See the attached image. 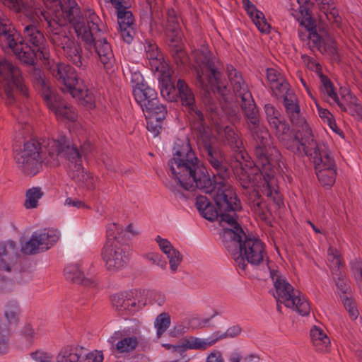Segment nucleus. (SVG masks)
<instances>
[{"label":"nucleus","instance_id":"obj_5","mask_svg":"<svg viewBox=\"0 0 362 362\" xmlns=\"http://www.w3.org/2000/svg\"><path fill=\"white\" fill-rule=\"evenodd\" d=\"M228 185L226 187H219L218 185H213L211 187L199 188L205 193L209 194L214 202V204L210 202L205 208L204 211L201 216L209 221H214L220 218L221 222H226L225 216L234 217L230 214L233 212L236 216V212L240 211L242 209L240 199L233 194L232 191L229 189Z\"/></svg>","mask_w":362,"mask_h":362},{"label":"nucleus","instance_id":"obj_8","mask_svg":"<svg viewBox=\"0 0 362 362\" xmlns=\"http://www.w3.org/2000/svg\"><path fill=\"white\" fill-rule=\"evenodd\" d=\"M199 60L203 68L197 70V83L206 92L212 90L226 102L227 86L222 81V74L215 66L212 54L206 47L200 51Z\"/></svg>","mask_w":362,"mask_h":362},{"label":"nucleus","instance_id":"obj_13","mask_svg":"<svg viewBox=\"0 0 362 362\" xmlns=\"http://www.w3.org/2000/svg\"><path fill=\"white\" fill-rule=\"evenodd\" d=\"M40 95L47 107L52 110L57 117L74 122L77 115L72 106L66 103L51 86L45 88Z\"/></svg>","mask_w":362,"mask_h":362},{"label":"nucleus","instance_id":"obj_6","mask_svg":"<svg viewBox=\"0 0 362 362\" xmlns=\"http://www.w3.org/2000/svg\"><path fill=\"white\" fill-rule=\"evenodd\" d=\"M0 76L4 79L1 96L7 105H13L21 102L22 98L28 97V88L18 67L7 60L1 59Z\"/></svg>","mask_w":362,"mask_h":362},{"label":"nucleus","instance_id":"obj_55","mask_svg":"<svg viewBox=\"0 0 362 362\" xmlns=\"http://www.w3.org/2000/svg\"><path fill=\"white\" fill-rule=\"evenodd\" d=\"M3 4L14 10L16 12H21L25 8L23 0H1Z\"/></svg>","mask_w":362,"mask_h":362},{"label":"nucleus","instance_id":"obj_41","mask_svg":"<svg viewBox=\"0 0 362 362\" xmlns=\"http://www.w3.org/2000/svg\"><path fill=\"white\" fill-rule=\"evenodd\" d=\"M139 344L138 339L133 337H124L115 344V349L120 354L129 353L136 349Z\"/></svg>","mask_w":362,"mask_h":362},{"label":"nucleus","instance_id":"obj_45","mask_svg":"<svg viewBox=\"0 0 362 362\" xmlns=\"http://www.w3.org/2000/svg\"><path fill=\"white\" fill-rule=\"evenodd\" d=\"M62 43L64 45V50L66 52L67 57L71 58L78 54H81L82 49L81 46L70 39L64 33V40Z\"/></svg>","mask_w":362,"mask_h":362},{"label":"nucleus","instance_id":"obj_20","mask_svg":"<svg viewBox=\"0 0 362 362\" xmlns=\"http://www.w3.org/2000/svg\"><path fill=\"white\" fill-rule=\"evenodd\" d=\"M122 246L123 245H115L112 247H103L101 255L108 270L121 269L128 262L129 257Z\"/></svg>","mask_w":362,"mask_h":362},{"label":"nucleus","instance_id":"obj_25","mask_svg":"<svg viewBox=\"0 0 362 362\" xmlns=\"http://www.w3.org/2000/svg\"><path fill=\"white\" fill-rule=\"evenodd\" d=\"M284 98V105L287 114L290 117V120L293 124H298L302 122L300 120V107L297 103L296 95L289 89L288 91L282 93Z\"/></svg>","mask_w":362,"mask_h":362},{"label":"nucleus","instance_id":"obj_60","mask_svg":"<svg viewBox=\"0 0 362 362\" xmlns=\"http://www.w3.org/2000/svg\"><path fill=\"white\" fill-rule=\"evenodd\" d=\"M210 202L205 196L199 195L197 197L195 205L200 214L204 211Z\"/></svg>","mask_w":362,"mask_h":362},{"label":"nucleus","instance_id":"obj_4","mask_svg":"<svg viewBox=\"0 0 362 362\" xmlns=\"http://www.w3.org/2000/svg\"><path fill=\"white\" fill-rule=\"evenodd\" d=\"M232 228H224L222 241L228 252L233 256L237 265L245 270V260L252 265H259L264 258V243L258 238L247 235L234 217L225 216Z\"/></svg>","mask_w":362,"mask_h":362},{"label":"nucleus","instance_id":"obj_57","mask_svg":"<svg viewBox=\"0 0 362 362\" xmlns=\"http://www.w3.org/2000/svg\"><path fill=\"white\" fill-rule=\"evenodd\" d=\"M120 35L124 42L129 44L133 40V35L134 34V25L126 28L125 26L119 27Z\"/></svg>","mask_w":362,"mask_h":362},{"label":"nucleus","instance_id":"obj_28","mask_svg":"<svg viewBox=\"0 0 362 362\" xmlns=\"http://www.w3.org/2000/svg\"><path fill=\"white\" fill-rule=\"evenodd\" d=\"M266 148L267 146H261L260 145L255 144V153L257 160L255 163L261 168L266 178L267 176L272 178L274 176L275 172L267 155Z\"/></svg>","mask_w":362,"mask_h":362},{"label":"nucleus","instance_id":"obj_1","mask_svg":"<svg viewBox=\"0 0 362 362\" xmlns=\"http://www.w3.org/2000/svg\"><path fill=\"white\" fill-rule=\"evenodd\" d=\"M197 138V145L202 156L214 169L211 178L206 168L195 156V153L187 144L182 149L175 150L173 158L170 160L171 173L177 184L187 191L195 188L211 187L218 185L226 187V180L230 176V170L225 155L218 145L217 138L211 132H204Z\"/></svg>","mask_w":362,"mask_h":362},{"label":"nucleus","instance_id":"obj_9","mask_svg":"<svg viewBox=\"0 0 362 362\" xmlns=\"http://www.w3.org/2000/svg\"><path fill=\"white\" fill-rule=\"evenodd\" d=\"M52 148L54 151H49V156L51 158L59 156L69 160L70 177L78 183H83L86 180L84 168L82 165V161L80 159L78 148L64 135L58 136L57 139L53 141Z\"/></svg>","mask_w":362,"mask_h":362},{"label":"nucleus","instance_id":"obj_16","mask_svg":"<svg viewBox=\"0 0 362 362\" xmlns=\"http://www.w3.org/2000/svg\"><path fill=\"white\" fill-rule=\"evenodd\" d=\"M58 239V235L53 230L35 231L30 239L22 245L21 251L25 255H35L40 252V249L48 250L49 245L56 243Z\"/></svg>","mask_w":362,"mask_h":362},{"label":"nucleus","instance_id":"obj_38","mask_svg":"<svg viewBox=\"0 0 362 362\" xmlns=\"http://www.w3.org/2000/svg\"><path fill=\"white\" fill-rule=\"evenodd\" d=\"M293 141L297 143L298 151L302 150L306 156L311 157L313 159L314 158L315 151L317 149L319 151H323L325 149V147L324 148L319 147L313 139L308 143V145H306L305 141H303V139H300L298 134H295Z\"/></svg>","mask_w":362,"mask_h":362},{"label":"nucleus","instance_id":"obj_34","mask_svg":"<svg viewBox=\"0 0 362 362\" xmlns=\"http://www.w3.org/2000/svg\"><path fill=\"white\" fill-rule=\"evenodd\" d=\"M107 240L104 246L112 247L124 244V230L117 224H110L106 231Z\"/></svg>","mask_w":362,"mask_h":362},{"label":"nucleus","instance_id":"obj_14","mask_svg":"<svg viewBox=\"0 0 362 362\" xmlns=\"http://www.w3.org/2000/svg\"><path fill=\"white\" fill-rule=\"evenodd\" d=\"M177 89L180 100L183 105L188 108L190 113L194 112L196 115L194 129L196 132L197 138L202 135V130L209 132L205 127V117L202 112L197 109L195 105V99L193 93L189 88L185 81L179 79L177 82Z\"/></svg>","mask_w":362,"mask_h":362},{"label":"nucleus","instance_id":"obj_30","mask_svg":"<svg viewBox=\"0 0 362 362\" xmlns=\"http://www.w3.org/2000/svg\"><path fill=\"white\" fill-rule=\"evenodd\" d=\"M267 78L269 81L272 90L277 95V92L284 93L289 90L290 84L284 77L274 69H267Z\"/></svg>","mask_w":362,"mask_h":362},{"label":"nucleus","instance_id":"obj_51","mask_svg":"<svg viewBox=\"0 0 362 362\" xmlns=\"http://www.w3.org/2000/svg\"><path fill=\"white\" fill-rule=\"evenodd\" d=\"M224 133L226 140L231 147L238 148V136L235 132L234 129L227 126L224 129Z\"/></svg>","mask_w":362,"mask_h":362},{"label":"nucleus","instance_id":"obj_37","mask_svg":"<svg viewBox=\"0 0 362 362\" xmlns=\"http://www.w3.org/2000/svg\"><path fill=\"white\" fill-rule=\"evenodd\" d=\"M209 342L208 339L201 340L199 338H194L192 341L187 340L185 344L175 345L173 347L174 351L179 352L185 358L186 356H184L183 354L187 349H206L208 346H211L208 344Z\"/></svg>","mask_w":362,"mask_h":362},{"label":"nucleus","instance_id":"obj_26","mask_svg":"<svg viewBox=\"0 0 362 362\" xmlns=\"http://www.w3.org/2000/svg\"><path fill=\"white\" fill-rule=\"evenodd\" d=\"M243 7L252 21L262 33L267 32L270 25L267 22L264 13L257 10L250 0H243Z\"/></svg>","mask_w":362,"mask_h":362},{"label":"nucleus","instance_id":"obj_47","mask_svg":"<svg viewBox=\"0 0 362 362\" xmlns=\"http://www.w3.org/2000/svg\"><path fill=\"white\" fill-rule=\"evenodd\" d=\"M294 305L291 308H296V311L303 316L308 315L310 313V305L304 298H300V294L297 293L293 298Z\"/></svg>","mask_w":362,"mask_h":362},{"label":"nucleus","instance_id":"obj_29","mask_svg":"<svg viewBox=\"0 0 362 362\" xmlns=\"http://www.w3.org/2000/svg\"><path fill=\"white\" fill-rule=\"evenodd\" d=\"M24 45H30L32 49L39 52L40 45L45 40L43 34L33 25H29L24 28Z\"/></svg>","mask_w":362,"mask_h":362},{"label":"nucleus","instance_id":"obj_59","mask_svg":"<svg viewBox=\"0 0 362 362\" xmlns=\"http://www.w3.org/2000/svg\"><path fill=\"white\" fill-rule=\"evenodd\" d=\"M175 90L176 89H175V86L171 83L170 80H168V81L163 80L162 81L161 87H160V93L163 97H165L166 95L169 97V98H170V95L171 93V91L172 90L175 91Z\"/></svg>","mask_w":362,"mask_h":362},{"label":"nucleus","instance_id":"obj_53","mask_svg":"<svg viewBox=\"0 0 362 362\" xmlns=\"http://www.w3.org/2000/svg\"><path fill=\"white\" fill-rule=\"evenodd\" d=\"M344 306L349 312V315L354 318H356L358 311L356 308L355 302L350 298L344 297L342 299Z\"/></svg>","mask_w":362,"mask_h":362},{"label":"nucleus","instance_id":"obj_32","mask_svg":"<svg viewBox=\"0 0 362 362\" xmlns=\"http://www.w3.org/2000/svg\"><path fill=\"white\" fill-rule=\"evenodd\" d=\"M64 275L67 280L75 284H82L85 286H95L96 285L93 280L85 278L76 265H71L65 267Z\"/></svg>","mask_w":362,"mask_h":362},{"label":"nucleus","instance_id":"obj_33","mask_svg":"<svg viewBox=\"0 0 362 362\" xmlns=\"http://www.w3.org/2000/svg\"><path fill=\"white\" fill-rule=\"evenodd\" d=\"M100 31V28L98 23L95 22L86 25L83 21L81 23H78V25L76 26V32L78 35H81V38L83 41L85 42V45L92 43L95 40L96 37H94V35Z\"/></svg>","mask_w":362,"mask_h":362},{"label":"nucleus","instance_id":"obj_11","mask_svg":"<svg viewBox=\"0 0 362 362\" xmlns=\"http://www.w3.org/2000/svg\"><path fill=\"white\" fill-rule=\"evenodd\" d=\"M313 163L316 175L320 183L327 189H330L334 184L337 168L334 159L330 156L326 149L314 151Z\"/></svg>","mask_w":362,"mask_h":362},{"label":"nucleus","instance_id":"obj_12","mask_svg":"<svg viewBox=\"0 0 362 362\" xmlns=\"http://www.w3.org/2000/svg\"><path fill=\"white\" fill-rule=\"evenodd\" d=\"M240 165L238 177L243 189H248L250 185L255 187L266 186L267 196L272 195V189L269 185V180L272 177L267 176L266 178L261 168L253 161H246L244 164L240 163Z\"/></svg>","mask_w":362,"mask_h":362},{"label":"nucleus","instance_id":"obj_56","mask_svg":"<svg viewBox=\"0 0 362 362\" xmlns=\"http://www.w3.org/2000/svg\"><path fill=\"white\" fill-rule=\"evenodd\" d=\"M146 257L147 259L152 262L153 264L158 265L162 269H165L167 265L166 261L163 259L162 255L158 253H148L146 255Z\"/></svg>","mask_w":362,"mask_h":362},{"label":"nucleus","instance_id":"obj_49","mask_svg":"<svg viewBox=\"0 0 362 362\" xmlns=\"http://www.w3.org/2000/svg\"><path fill=\"white\" fill-rule=\"evenodd\" d=\"M310 337L312 338L313 345H318L320 341H322V339H324V341H322V342L325 345L330 344L329 338L322 329L317 327L316 326L311 329Z\"/></svg>","mask_w":362,"mask_h":362},{"label":"nucleus","instance_id":"obj_58","mask_svg":"<svg viewBox=\"0 0 362 362\" xmlns=\"http://www.w3.org/2000/svg\"><path fill=\"white\" fill-rule=\"evenodd\" d=\"M173 257L170 258L169 263L172 271L175 272L182 261V256L178 250H173Z\"/></svg>","mask_w":362,"mask_h":362},{"label":"nucleus","instance_id":"obj_46","mask_svg":"<svg viewBox=\"0 0 362 362\" xmlns=\"http://www.w3.org/2000/svg\"><path fill=\"white\" fill-rule=\"evenodd\" d=\"M334 258L336 259L335 265L337 267V272H339L335 274L337 276V278L334 277L335 285L340 291L343 293H346L349 287L347 285L346 281L344 279L341 272L340 271V266L341 264V260L336 256H334Z\"/></svg>","mask_w":362,"mask_h":362},{"label":"nucleus","instance_id":"obj_35","mask_svg":"<svg viewBox=\"0 0 362 362\" xmlns=\"http://www.w3.org/2000/svg\"><path fill=\"white\" fill-rule=\"evenodd\" d=\"M165 33L168 41L169 49L173 47V45H180L181 37L180 35V28L175 17H169Z\"/></svg>","mask_w":362,"mask_h":362},{"label":"nucleus","instance_id":"obj_3","mask_svg":"<svg viewBox=\"0 0 362 362\" xmlns=\"http://www.w3.org/2000/svg\"><path fill=\"white\" fill-rule=\"evenodd\" d=\"M232 228H224L222 241L228 252L233 256L237 265L245 270V260L252 265H259L264 258V243L258 238L247 235L234 217L225 216Z\"/></svg>","mask_w":362,"mask_h":362},{"label":"nucleus","instance_id":"obj_54","mask_svg":"<svg viewBox=\"0 0 362 362\" xmlns=\"http://www.w3.org/2000/svg\"><path fill=\"white\" fill-rule=\"evenodd\" d=\"M308 37L312 41L313 45L317 48L319 51L322 52V43L323 41H325V40L318 34L316 28L313 30H309Z\"/></svg>","mask_w":362,"mask_h":362},{"label":"nucleus","instance_id":"obj_40","mask_svg":"<svg viewBox=\"0 0 362 362\" xmlns=\"http://www.w3.org/2000/svg\"><path fill=\"white\" fill-rule=\"evenodd\" d=\"M56 6L59 5L64 13V17L65 19H67L69 23H72L74 25V28L76 29V26L78 25V23H81L83 21V18L80 16V11L78 8L75 6H70L69 8H65V6L60 3H55Z\"/></svg>","mask_w":362,"mask_h":362},{"label":"nucleus","instance_id":"obj_64","mask_svg":"<svg viewBox=\"0 0 362 362\" xmlns=\"http://www.w3.org/2000/svg\"><path fill=\"white\" fill-rule=\"evenodd\" d=\"M31 357L37 362H51L52 357L47 353L36 351L31 353Z\"/></svg>","mask_w":362,"mask_h":362},{"label":"nucleus","instance_id":"obj_52","mask_svg":"<svg viewBox=\"0 0 362 362\" xmlns=\"http://www.w3.org/2000/svg\"><path fill=\"white\" fill-rule=\"evenodd\" d=\"M322 86L328 96H335V88L330 79L323 74L319 75Z\"/></svg>","mask_w":362,"mask_h":362},{"label":"nucleus","instance_id":"obj_42","mask_svg":"<svg viewBox=\"0 0 362 362\" xmlns=\"http://www.w3.org/2000/svg\"><path fill=\"white\" fill-rule=\"evenodd\" d=\"M44 193L42 191L40 187H33L26 191L25 197L26 199L25 201V206L27 209H33L37 207V201L40 199Z\"/></svg>","mask_w":362,"mask_h":362},{"label":"nucleus","instance_id":"obj_23","mask_svg":"<svg viewBox=\"0 0 362 362\" xmlns=\"http://www.w3.org/2000/svg\"><path fill=\"white\" fill-rule=\"evenodd\" d=\"M105 1L111 3L116 9L119 27L129 28L134 25L133 13L128 10L130 7V0H105Z\"/></svg>","mask_w":362,"mask_h":362},{"label":"nucleus","instance_id":"obj_15","mask_svg":"<svg viewBox=\"0 0 362 362\" xmlns=\"http://www.w3.org/2000/svg\"><path fill=\"white\" fill-rule=\"evenodd\" d=\"M267 265H269V258L267 257ZM268 268L270 272V276L274 281V285L276 288L277 298L276 302L284 303L287 308L292 307L294 305L293 298L297 294H300L298 290H295L292 285H291L286 278L283 277L279 274V271L272 269L269 266Z\"/></svg>","mask_w":362,"mask_h":362},{"label":"nucleus","instance_id":"obj_27","mask_svg":"<svg viewBox=\"0 0 362 362\" xmlns=\"http://www.w3.org/2000/svg\"><path fill=\"white\" fill-rule=\"evenodd\" d=\"M241 109L248 122L255 124L257 118H259V111L255 100L250 92L240 93Z\"/></svg>","mask_w":362,"mask_h":362},{"label":"nucleus","instance_id":"obj_63","mask_svg":"<svg viewBox=\"0 0 362 362\" xmlns=\"http://www.w3.org/2000/svg\"><path fill=\"white\" fill-rule=\"evenodd\" d=\"M126 294L121 293H117L112 296V305L116 308L118 312H119V308L122 307V304L124 303V299Z\"/></svg>","mask_w":362,"mask_h":362},{"label":"nucleus","instance_id":"obj_19","mask_svg":"<svg viewBox=\"0 0 362 362\" xmlns=\"http://www.w3.org/2000/svg\"><path fill=\"white\" fill-rule=\"evenodd\" d=\"M83 347L64 346L58 354L57 362H103V355L102 351H100L98 356H94L92 353L84 354L86 356L84 359L83 358Z\"/></svg>","mask_w":362,"mask_h":362},{"label":"nucleus","instance_id":"obj_7","mask_svg":"<svg viewBox=\"0 0 362 362\" xmlns=\"http://www.w3.org/2000/svg\"><path fill=\"white\" fill-rule=\"evenodd\" d=\"M0 45L2 48H9L18 56L25 64L30 66L35 65L37 52L35 49L27 44L24 45V39L21 33L15 29L7 18L0 17Z\"/></svg>","mask_w":362,"mask_h":362},{"label":"nucleus","instance_id":"obj_36","mask_svg":"<svg viewBox=\"0 0 362 362\" xmlns=\"http://www.w3.org/2000/svg\"><path fill=\"white\" fill-rule=\"evenodd\" d=\"M21 309L19 305L15 301L8 302L4 310V317L7 321L9 329L16 327L19 320Z\"/></svg>","mask_w":362,"mask_h":362},{"label":"nucleus","instance_id":"obj_43","mask_svg":"<svg viewBox=\"0 0 362 362\" xmlns=\"http://www.w3.org/2000/svg\"><path fill=\"white\" fill-rule=\"evenodd\" d=\"M264 111L270 126L276 129V130H279V124L281 122V119L283 117L279 110L272 105L266 104L264 105Z\"/></svg>","mask_w":362,"mask_h":362},{"label":"nucleus","instance_id":"obj_44","mask_svg":"<svg viewBox=\"0 0 362 362\" xmlns=\"http://www.w3.org/2000/svg\"><path fill=\"white\" fill-rule=\"evenodd\" d=\"M171 322L170 316L167 313L159 314L155 320V327L157 329V337L160 338L170 327Z\"/></svg>","mask_w":362,"mask_h":362},{"label":"nucleus","instance_id":"obj_50","mask_svg":"<svg viewBox=\"0 0 362 362\" xmlns=\"http://www.w3.org/2000/svg\"><path fill=\"white\" fill-rule=\"evenodd\" d=\"M357 99L353 98V100L347 105V107H344V112H348L352 116H356L359 119L362 120V105L356 103Z\"/></svg>","mask_w":362,"mask_h":362},{"label":"nucleus","instance_id":"obj_18","mask_svg":"<svg viewBox=\"0 0 362 362\" xmlns=\"http://www.w3.org/2000/svg\"><path fill=\"white\" fill-rule=\"evenodd\" d=\"M133 95L144 112L156 110L158 107H165L159 103L156 90L147 83L140 84V87H134Z\"/></svg>","mask_w":362,"mask_h":362},{"label":"nucleus","instance_id":"obj_22","mask_svg":"<svg viewBox=\"0 0 362 362\" xmlns=\"http://www.w3.org/2000/svg\"><path fill=\"white\" fill-rule=\"evenodd\" d=\"M18 247L14 241L0 243V270L10 272L18 258Z\"/></svg>","mask_w":362,"mask_h":362},{"label":"nucleus","instance_id":"obj_17","mask_svg":"<svg viewBox=\"0 0 362 362\" xmlns=\"http://www.w3.org/2000/svg\"><path fill=\"white\" fill-rule=\"evenodd\" d=\"M52 76L65 86L71 94L78 91L81 94L82 90L78 86L79 78L73 67L64 64H58L51 68Z\"/></svg>","mask_w":362,"mask_h":362},{"label":"nucleus","instance_id":"obj_24","mask_svg":"<svg viewBox=\"0 0 362 362\" xmlns=\"http://www.w3.org/2000/svg\"><path fill=\"white\" fill-rule=\"evenodd\" d=\"M145 117L147 121V129L153 133L154 136L160 134L161 124L165 119L167 110L165 107H160L156 110L145 111Z\"/></svg>","mask_w":362,"mask_h":362},{"label":"nucleus","instance_id":"obj_10","mask_svg":"<svg viewBox=\"0 0 362 362\" xmlns=\"http://www.w3.org/2000/svg\"><path fill=\"white\" fill-rule=\"evenodd\" d=\"M15 159L18 167L25 175L30 176L36 175L42 163L47 164L49 162L45 157L39 142L35 140L25 142L23 150L16 153Z\"/></svg>","mask_w":362,"mask_h":362},{"label":"nucleus","instance_id":"obj_21","mask_svg":"<svg viewBox=\"0 0 362 362\" xmlns=\"http://www.w3.org/2000/svg\"><path fill=\"white\" fill-rule=\"evenodd\" d=\"M86 49L94 48L105 69H110L115 62L114 54L110 44L105 38L94 40L92 43L86 44Z\"/></svg>","mask_w":362,"mask_h":362},{"label":"nucleus","instance_id":"obj_61","mask_svg":"<svg viewBox=\"0 0 362 362\" xmlns=\"http://www.w3.org/2000/svg\"><path fill=\"white\" fill-rule=\"evenodd\" d=\"M322 53L328 52L333 57L337 56V50L334 45V42L332 40L330 42H326L325 40L322 43Z\"/></svg>","mask_w":362,"mask_h":362},{"label":"nucleus","instance_id":"obj_48","mask_svg":"<svg viewBox=\"0 0 362 362\" xmlns=\"http://www.w3.org/2000/svg\"><path fill=\"white\" fill-rule=\"evenodd\" d=\"M169 49L172 57L177 65L187 63L188 56L181 45H173V47Z\"/></svg>","mask_w":362,"mask_h":362},{"label":"nucleus","instance_id":"obj_62","mask_svg":"<svg viewBox=\"0 0 362 362\" xmlns=\"http://www.w3.org/2000/svg\"><path fill=\"white\" fill-rule=\"evenodd\" d=\"M147 57L150 59H158L159 52L158 51V47L151 42H148V45L145 47Z\"/></svg>","mask_w":362,"mask_h":362},{"label":"nucleus","instance_id":"obj_31","mask_svg":"<svg viewBox=\"0 0 362 362\" xmlns=\"http://www.w3.org/2000/svg\"><path fill=\"white\" fill-rule=\"evenodd\" d=\"M249 129L253 139L257 145L267 146L269 144V134L267 129L259 122V119L257 118L255 124L248 122Z\"/></svg>","mask_w":362,"mask_h":362},{"label":"nucleus","instance_id":"obj_2","mask_svg":"<svg viewBox=\"0 0 362 362\" xmlns=\"http://www.w3.org/2000/svg\"><path fill=\"white\" fill-rule=\"evenodd\" d=\"M232 228H224L222 241L228 252L233 256L237 265L245 270V260L252 265H259L264 258V243L258 238L247 235L234 217L225 216Z\"/></svg>","mask_w":362,"mask_h":362},{"label":"nucleus","instance_id":"obj_39","mask_svg":"<svg viewBox=\"0 0 362 362\" xmlns=\"http://www.w3.org/2000/svg\"><path fill=\"white\" fill-rule=\"evenodd\" d=\"M28 71L35 87L38 90L40 93L43 91L45 88L50 86L45 80L44 74L40 69L33 65L30 66Z\"/></svg>","mask_w":362,"mask_h":362}]
</instances>
